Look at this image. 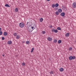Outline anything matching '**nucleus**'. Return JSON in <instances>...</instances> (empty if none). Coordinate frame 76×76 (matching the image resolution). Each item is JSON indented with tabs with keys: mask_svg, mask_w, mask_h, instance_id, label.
I'll list each match as a JSON object with an SVG mask.
<instances>
[{
	"mask_svg": "<svg viewBox=\"0 0 76 76\" xmlns=\"http://www.w3.org/2000/svg\"><path fill=\"white\" fill-rule=\"evenodd\" d=\"M58 3H56L55 4V7H58Z\"/></svg>",
	"mask_w": 76,
	"mask_h": 76,
	"instance_id": "nucleus-18",
	"label": "nucleus"
},
{
	"mask_svg": "<svg viewBox=\"0 0 76 76\" xmlns=\"http://www.w3.org/2000/svg\"><path fill=\"white\" fill-rule=\"evenodd\" d=\"M55 30V29H54V28L52 29L51 30L52 32H54Z\"/></svg>",
	"mask_w": 76,
	"mask_h": 76,
	"instance_id": "nucleus-27",
	"label": "nucleus"
},
{
	"mask_svg": "<svg viewBox=\"0 0 76 76\" xmlns=\"http://www.w3.org/2000/svg\"><path fill=\"white\" fill-rule=\"evenodd\" d=\"M12 43V42L11 41H8V44H9L10 45Z\"/></svg>",
	"mask_w": 76,
	"mask_h": 76,
	"instance_id": "nucleus-7",
	"label": "nucleus"
},
{
	"mask_svg": "<svg viewBox=\"0 0 76 76\" xmlns=\"http://www.w3.org/2000/svg\"><path fill=\"white\" fill-rule=\"evenodd\" d=\"M75 58H76V57H75V56H69V59L70 60H72V59L73 60H74V59H75Z\"/></svg>",
	"mask_w": 76,
	"mask_h": 76,
	"instance_id": "nucleus-2",
	"label": "nucleus"
},
{
	"mask_svg": "<svg viewBox=\"0 0 76 76\" xmlns=\"http://www.w3.org/2000/svg\"><path fill=\"white\" fill-rule=\"evenodd\" d=\"M5 7H10V6L7 4H6L5 5Z\"/></svg>",
	"mask_w": 76,
	"mask_h": 76,
	"instance_id": "nucleus-13",
	"label": "nucleus"
},
{
	"mask_svg": "<svg viewBox=\"0 0 76 76\" xmlns=\"http://www.w3.org/2000/svg\"><path fill=\"white\" fill-rule=\"evenodd\" d=\"M28 31H29V32H32V31H33V30L32 29V28H29V29H28Z\"/></svg>",
	"mask_w": 76,
	"mask_h": 76,
	"instance_id": "nucleus-9",
	"label": "nucleus"
},
{
	"mask_svg": "<svg viewBox=\"0 0 76 76\" xmlns=\"http://www.w3.org/2000/svg\"><path fill=\"white\" fill-rule=\"evenodd\" d=\"M7 32H4V36L7 35Z\"/></svg>",
	"mask_w": 76,
	"mask_h": 76,
	"instance_id": "nucleus-10",
	"label": "nucleus"
},
{
	"mask_svg": "<svg viewBox=\"0 0 76 76\" xmlns=\"http://www.w3.org/2000/svg\"><path fill=\"white\" fill-rule=\"evenodd\" d=\"M26 44L27 45L29 44V41H27L26 42Z\"/></svg>",
	"mask_w": 76,
	"mask_h": 76,
	"instance_id": "nucleus-23",
	"label": "nucleus"
},
{
	"mask_svg": "<svg viewBox=\"0 0 76 76\" xmlns=\"http://www.w3.org/2000/svg\"><path fill=\"white\" fill-rule=\"evenodd\" d=\"M47 39L49 41H52V38L49 37Z\"/></svg>",
	"mask_w": 76,
	"mask_h": 76,
	"instance_id": "nucleus-4",
	"label": "nucleus"
},
{
	"mask_svg": "<svg viewBox=\"0 0 76 76\" xmlns=\"http://www.w3.org/2000/svg\"><path fill=\"white\" fill-rule=\"evenodd\" d=\"M30 26H31V25H30Z\"/></svg>",
	"mask_w": 76,
	"mask_h": 76,
	"instance_id": "nucleus-40",
	"label": "nucleus"
},
{
	"mask_svg": "<svg viewBox=\"0 0 76 76\" xmlns=\"http://www.w3.org/2000/svg\"><path fill=\"white\" fill-rule=\"evenodd\" d=\"M58 44H61V40H58Z\"/></svg>",
	"mask_w": 76,
	"mask_h": 76,
	"instance_id": "nucleus-17",
	"label": "nucleus"
},
{
	"mask_svg": "<svg viewBox=\"0 0 76 76\" xmlns=\"http://www.w3.org/2000/svg\"><path fill=\"white\" fill-rule=\"evenodd\" d=\"M1 31V28H0V31Z\"/></svg>",
	"mask_w": 76,
	"mask_h": 76,
	"instance_id": "nucleus-36",
	"label": "nucleus"
},
{
	"mask_svg": "<svg viewBox=\"0 0 76 76\" xmlns=\"http://www.w3.org/2000/svg\"><path fill=\"white\" fill-rule=\"evenodd\" d=\"M3 57H4V55H2Z\"/></svg>",
	"mask_w": 76,
	"mask_h": 76,
	"instance_id": "nucleus-37",
	"label": "nucleus"
},
{
	"mask_svg": "<svg viewBox=\"0 0 76 76\" xmlns=\"http://www.w3.org/2000/svg\"><path fill=\"white\" fill-rule=\"evenodd\" d=\"M57 42V40L56 39H54V40L53 41V42H54V43H56Z\"/></svg>",
	"mask_w": 76,
	"mask_h": 76,
	"instance_id": "nucleus-16",
	"label": "nucleus"
},
{
	"mask_svg": "<svg viewBox=\"0 0 76 76\" xmlns=\"http://www.w3.org/2000/svg\"><path fill=\"white\" fill-rule=\"evenodd\" d=\"M56 15H59V12L57 11H56L55 12Z\"/></svg>",
	"mask_w": 76,
	"mask_h": 76,
	"instance_id": "nucleus-14",
	"label": "nucleus"
},
{
	"mask_svg": "<svg viewBox=\"0 0 76 76\" xmlns=\"http://www.w3.org/2000/svg\"><path fill=\"white\" fill-rule=\"evenodd\" d=\"M72 50V48L71 47L69 48V50Z\"/></svg>",
	"mask_w": 76,
	"mask_h": 76,
	"instance_id": "nucleus-31",
	"label": "nucleus"
},
{
	"mask_svg": "<svg viewBox=\"0 0 76 76\" xmlns=\"http://www.w3.org/2000/svg\"><path fill=\"white\" fill-rule=\"evenodd\" d=\"M2 40H4V37H2Z\"/></svg>",
	"mask_w": 76,
	"mask_h": 76,
	"instance_id": "nucleus-33",
	"label": "nucleus"
},
{
	"mask_svg": "<svg viewBox=\"0 0 76 76\" xmlns=\"http://www.w3.org/2000/svg\"><path fill=\"white\" fill-rule=\"evenodd\" d=\"M15 12H18V8H16L15 9Z\"/></svg>",
	"mask_w": 76,
	"mask_h": 76,
	"instance_id": "nucleus-26",
	"label": "nucleus"
},
{
	"mask_svg": "<svg viewBox=\"0 0 76 76\" xmlns=\"http://www.w3.org/2000/svg\"><path fill=\"white\" fill-rule=\"evenodd\" d=\"M48 1H50V0H47Z\"/></svg>",
	"mask_w": 76,
	"mask_h": 76,
	"instance_id": "nucleus-38",
	"label": "nucleus"
},
{
	"mask_svg": "<svg viewBox=\"0 0 76 76\" xmlns=\"http://www.w3.org/2000/svg\"><path fill=\"white\" fill-rule=\"evenodd\" d=\"M55 4H53L52 5V7H53V8H54V7H55Z\"/></svg>",
	"mask_w": 76,
	"mask_h": 76,
	"instance_id": "nucleus-22",
	"label": "nucleus"
},
{
	"mask_svg": "<svg viewBox=\"0 0 76 76\" xmlns=\"http://www.w3.org/2000/svg\"><path fill=\"white\" fill-rule=\"evenodd\" d=\"M72 7L73 8H76V3L74 2L72 4Z\"/></svg>",
	"mask_w": 76,
	"mask_h": 76,
	"instance_id": "nucleus-3",
	"label": "nucleus"
},
{
	"mask_svg": "<svg viewBox=\"0 0 76 76\" xmlns=\"http://www.w3.org/2000/svg\"><path fill=\"white\" fill-rule=\"evenodd\" d=\"M57 29L58 30H59L60 31H61V28L60 27H58L57 28Z\"/></svg>",
	"mask_w": 76,
	"mask_h": 76,
	"instance_id": "nucleus-24",
	"label": "nucleus"
},
{
	"mask_svg": "<svg viewBox=\"0 0 76 76\" xmlns=\"http://www.w3.org/2000/svg\"><path fill=\"white\" fill-rule=\"evenodd\" d=\"M61 16H64L65 15V13L64 12H62L61 14Z\"/></svg>",
	"mask_w": 76,
	"mask_h": 76,
	"instance_id": "nucleus-6",
	"label": "nucleus"
},
{
	"mask_svg": "<svg viewBox=\"0 0 76 76\" xmlns=\"http://www.w3.org/2000/svg\"><path fill=\"white\" fill-rule=\"evenodd\" d=\"M50 73V74L51 75L54 74V72L53 71H51L49 72Z\"/></svg>",
	"mask_w": 76,
	"mask_h": 76,
	"instance_id": "nucleus-21",
	"label": "nucleus"
},
{
	"mask_svg": "<svg viewBox=\"0 0 76 76\" xmlns=\"http://www.w3.org/2000/svg\"><path fill=\"white\" fill-rule=\"evenodd\" d=\"M34 48H33L31 50V53H32V52H33V51H34Z\"/></svg>",
	"mask_w": 76,
	"mask_h": 76,
	"instance_id": "nucleus-19",
	"label": "nucleus"
},
{
	"mask_svg": "<svg viewBox=\"0 0 76 76\" xmlns=\"http://www.w3.org/2000/svg\"><path fill=\"white\" fill-rule=\"evenodd\" d=\"M24 25L25 24L23 23H20L19 24V26L20 28H23Z\"/></svg>",
	"mask_w": 76,
	"mask_h": 76,
	"instance_id": "nucleus-1",
	"label": "nucleus"
},
{
	"mask_svg": "<svg viewBox=\"0 0 76 76\" xmlns=\"http://www.w3.org/2000/svg\"><path fill=\"white\" fill-rule=\"evenodd\" d=\"M64 70V69L63 68H61L60 69V72H63Z\"/></svg>",
	"mask_w": 76,
	"mask_h": 76,
	"instance_id": "nucleus-15",
	"label": "nucleus"
},
{
	"mask_svg": "<svg viewBox=\"0 0 76 76\" xmlns=\"http://www.w3.org/2000/svg\"><path fill=\"white\" fill-rule=\"evenodd\" d=\"M14 36H16L17 35V34L16 33H14L13 34Z\"/></svg>",
	"mask_w": 76,
	"mask_h": 76,
	"instance_id": "nucleus-30",
	"label": "nucleus"
},
{
	"mask_svg": "<svg viewBox=\"0 0 76 76\" xmlns=\"http://www.w3.org/2000/svg\"><path fill=\"white\" fill-rule=\"evenodd\" d=\"M35 27H34V26H31V29H32L33 30H34V29H35V27H36V26L35 25Z\"/></svg>",
	"mask_w": 76,
	"mask_h": 76,
	"instance_id": "nucleus-5",
	"label": "nucleus"
},
{
	"mask_svg": "<svg viewBox=\"0 0 76 76\" xmlns=\"http://www.w3.org/2000/svg\"><path fill=\"white\" fill-rule=\"evenodd\" d=\"M39 21L40 22H42V21H43V18H40L39 19Z\"/></svg>",
	"mask_w": 76,
	"mask_h": 76,
	"instance_id": "nucleus-12",
	"label": "nucleus"
},
{
	"mask_svg": "<svg viewBox=\"0 0 76 76\" xmlns=\"http://www.w3.org/2000/svg\"><path fill=\"white\" fill-rule=\"evenodd\" d=\"M20 38V37H19V35H17L16 37L17 39H19Z\"/></svg>",
	"mask_w": 76,
	"mask_h": 76,
	"instance_id": "nucleus-25",
	"label": "nucleus"
},
{
	"mask_svg": "<svg viewBox=\"0 0 76 76\" xmlns=\"http://www.w3.org/2000/svg\"><path fill=\"white\" fill-rule=\"evenodd\" d=\"M42 34H45V31H42Z\"/></svg>",
	"mask_w": 76,
	"mask_h": 76,
	"instance_id": "nucleus-28",
	"label": "nucleus"
},
{
	"mask_svg": "<svg viewBox=\"0 0 76 76\" xmlns=\"http://www.w3.org/2000/svg\"><path fill=\"white\" fill-rule=\"evenodd\" d=\"M54 32L55 33H57V32H58V30L57 29H55V30Z\"/></svg>",
	"mask_w": 76,
	"mask_h": 76,
	"instance_id": "nucleus-20",
	"label": "nucleus"
},
{
	"mask_svg": "<svg viewBox=\"0 0 76 76\" xmlns=\"http://www.w3.org/2000/svg\"><path fill=\"white\" fill-rule=\"evenodd\" d=\"M22 42H23V43H25V41H23Z\"/></svg>",
	"mask_w": 76,
	"mask_h": 76,
	"instance_id": "nucleus-35",
	"label": "nucleus"
},
{
	"mask_svg": "<svg viewBox=\"0 0 76 76\" xmlns=\"http://www.w3.org/2000/svg\"><path fill=\"white\" fill-rule=\"evenodd\" d=\"M28 23H29V22H28L27 23V24H28Z\"/></svg>",
	"mask_w": 76,
	"mask_h": 76,
	"instance_id": "nucleus-39",
	"label": "nucleus"
},
{
	"mask_svg": "<svg viewBox=\"0 0 76 76\" xmlns=\"http://www.w3.org/2000/svg\"><path fill=\"white\" fill-rule=\"evenodd\" d=\"M59 13H61L62 12V10L61 9H59L58 10Z\"/></svg>",
	"mask_w": 76,
	"mask_h": 76,
	"instance_id": "nucleus-8",
	"label": "nucleus"
},
{
	"mask_svg": "<svg viewBox=\"0 0 76 76\" xmlns=\"http://www.w3.org/2000/svg\"><path fill=\"white\" fill-rule=\"evenodd\" d=\"M50 28H52L53 26L52 25H50V26H49Z\"/></svg>",
	"mask_w": 76,
	"mask_h": 76,
	"instance_id": "nucleus-34",
	"label": "nucleus"
},
{
	"mask_svg": "<svg viewBox=\"0 0 76 76\" xmlns=\"http://www.w3.org/2000/svg\"><path fill=\"white\" fill-rule=\"evenodd\" d=\"M2 35V31H0V35Z\"/></svg>",
	"mask_w": 76,
	"mask_h": 76,
	"instance_id": "nucleus-32",
	"label": "nucleus"
},
{
	"mask_svg": "<svg viewBox=\"0 0 76 76\" xmlns=\"http://www.w3.org/2000/svg\"><path fill=\"white\" fill-rule=\"evenodd\" d=\"M70 35V34L69 33H67L66 34V36L67 37H68L69 36V35Z\"/></svg>",
	"mask_w": 76,
	"mask_h": 76,
	"instance_id": "nucleus-11",
	"label": "nucleus"
},
{
	"mask_svg": "<svg viewBox=\"0 0 76 76\" xmlns=\"http://www.w3.org/2000/svg\"><path fill=\"white\" fill-rule=\"evenodd\" d=\"M22 66H24L25 65V63H23L22 64Z\"/></svg>",
	"mask_w": 76,
	"mask_h": 76,
	"instance_id": "nucleus-29",
	"label": "nucleus"
}]
</instances>
